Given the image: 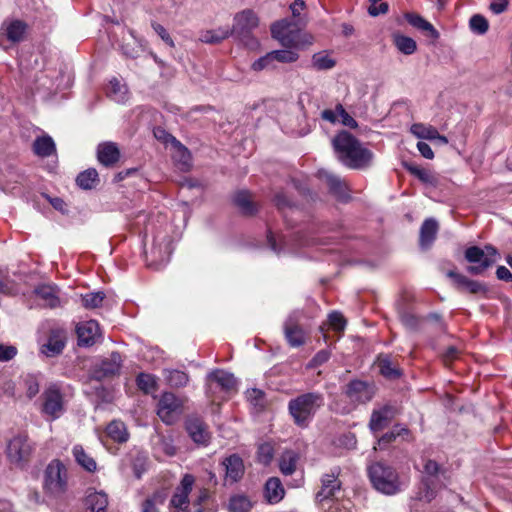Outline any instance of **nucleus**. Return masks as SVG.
Here are the masks:
<instances>
[{"label": "nucleus", "instance_id": "nucleus-1", "mask_svg": "<svg viewBox=\"0 0 512 512\" xmlns=\"http://www.w3.org/2000/svg\"><path fill=\"white\" fill-rule=\"evenodd\" d=\"M332 145L338 159L351 169H363L371 164L373 153L348 131L337 133Z\"/></svg>", "mask_w": 512, "mask_h": 512}, {"label": "nucleus", "instance_id": "nucleus-2", "mask_svg": "<svg viewBox=\"0 0 512 512\" xmlns=\"http://www.w3.org/2000/svg\"><path fill=\"white\" fill-rule=\"evenodd\" d=\"M325 404L324 395L320 392H307L290 399L288 411L293 422L301 428H307L317 411Z\"/></svg>", "mask_w": 512, "mask_h": 512}, {"label": "nucleus", "instance_id": "nucleus-3", "mask_svg": "<svg viewBox=\"0 0 512 512\" xmlns=\"http://www.w3.org/2000/svg\"><path fill=\"white\" fill-rule=\"evenodd\" d=\"M374 488L384 494L392 495L400 490L396 471L381 462L372 464L368 469Z\"/></svg>", "mask_w": 512, "mask_h": 512}, {"label": "nucleus", "instance_id": "nucleus-4", "mask_svg": "<svg viewBox=\"0 0 512 512\" xmlns=\"http://www.w3.org/2000/svg\"><path fill=\"white\" fill-rule=\"evenodd\" d=\"M498 255L497 249L492 245H485L484 248L478 246L468 247L464 252V257L473 265L467 267V272L472 275L483 274L495 264Z\"/></svg>", "mask_w": 512, "mask_h": 512}, {"label": "nucleus", "instance_id": "nucleus-5", "mask_svg": "<svg viewBox=\"0 0 512 512\" xmlns=\"http://www.w3.org/2000/svg\"><path fill=\"white\" fill-rule=\"evenodd\" d=\"M44 489L54 497H59L67 491L68 471L60 460L54 459L47 465L44 473Z\"/></svg>", "mask_w": 512, "mask_h": 512}, {"label": "nucleus", "instance_id": "nucleus-6", "mask_svg": "<svg viewBox=\"0 0 512 512\" xmlns=\"http://www.w3.org/2000/svg\"><path fill=\"white\" fill-rule=\"evenodd\" d=\"M183 401L172 392H164L158 401L157 415L166 424L175 423L181 415Z\"/></svg>", "mask_w": 512, "mask_h": 512}, {"label": "nucleus", "instance_id": "nucleus-7", "mask_svg": "<svg viewBox=\"0 0 512 512\" xmlns=\"http://www.w3.org/2000/svg\"><path fill=\"white\" fill-rule=\"evenodd\" d=\"M343 393L349 403L356 407L372 400L375 395V387L370 382L355 379L345 386Z\"/></svg>", "mask_w": 512, "mask_h": 512}, {"label": "nucleus", "instance_id": "nucleus-8", "mask_svg": "<svg viewBox=\"0 0 512 512\" xmlns=\"http://www.w3.org/2000/svg\"><path fill=\"white\" fill-rule=\"evenodd\" d=\"M33 450L26 435H17L8 442L6 453L10 462L22 466L30 460Z\"/></svg>", "mask_w": 512, "mask_h": 512}, {"label": "nucleus", "instance_id": "nucleus-9", "mask_svg": "<svg viewBox=\"0 0 512 512\" xmlns=\"http://www.w3.org/2000/svg\"><path fill=\"white\" fill-rule=\"evenodd\" d=\"M340 469L334 468L330 473L323 474L320 479V489L316 493L315 499L322 503L327 500L337 499L342 490V483L339 479Z\"/></svg>", "mask_w": 512, "mask_h": 512}, {"label": "nucleus", "instance_id": "nucleus-10", "mask_svg": "<svg viewBox=\"0 0 512 512\" xmlns=\"http://www.w3.org/2000/svg\"><path fill=\"white\" fill-rule=\"evenodd\" d=\"M259 25L257 14L251 9H245L235 14L234 23L230 31L241 41L248 39L252 30Z\"/></svg>", "mask_w": 512, "mask_h": 512}, {"label": "nucleus", "instance_id": "nucleus-11", "mask_svg": "<svg viewBox=\"0 0 512 512\" xmlns=\"http://www.w3.org/2000/svg\"><path fill=\"white\" fill-rule=\"evenodd\" d=\"M42 398V412L50 416L52 420L59 418L64 412V400L59 387L55 384L50 385L44 391Z\"/></svg>", "mask_w": 512, "mask_h": 512}, {"label": "nucleus", "instance_id": "nucleus-12", "mask_svg": "<svg viewBox=\"0 0 512 512\" xmlns=\"http://www.w3.org/2000/svg\"><path fill=\"white\" fill-rule=\"evenodd\" d=\"M195 484V477L192 474H185L170 500V505L177 512H189V495Z\"/></svg>", "mask_w": 512, "mask_h": 512}, {"label": "nucleus", "instance_id": "nucleus-13", "mask_svg": "<svg viewBox=\"0 0 512 512\" xmlns=\"http://www.w3.org/2000/svg\"><path fill=\"white\" fill-rule=\"evenodd\" d=\"M271 35L285 47H296L300 42V31L287 20L272 24Z\"/></svg>", "mask_w": 512, "mask_h": 512}, {"label": "nucleus", "instance_id": "nucleus-14", "mask_svg": "<svg viewBox=\"0 0 512 512\" xmlns=\"http://www.w3.org/2000/svg\"><path fill=\"white\" fill-rule=\"evenodd\" d=\"M122 356L119 352H112L109 357L103 359L94 370V376L98 380L113 377L119 374L122 366Z\"/></svg>", "mask_w": 512, "mask_h": 512}, {"label": "nucleus", "instance_id": "nucleus-15", "mask_svg": "<svg viewBox=\"0 0 512 512\" xmlns=\"http://www.w3.org/2000/svg\"><path fill=\"white\" fill-rule=\"evenodd\" d=\"M284 334L289 345L292 347H300L305 343V333L298 324V319L294 315H290L284 323Z\"/></svg>", "mask_w": 512, "mask_h": 512}, {"label": "nucleus", "instance_id": "nucleus-16", "mask_svg": "<svg viewBox=\"0 0 512 512\" xmlns=\"http://www.w3.org/2000/svg\"><path fill=\"white\" fill-rule=\"evenodd\" d=\"M78 343L83 346H91L100 336V327L97 321L89 320L80 323L76 328Z\"/></svg>", "mask_w": 512, "mask_h": 512}, {"label": "nucleus", "instance_id": "nucleus-17", "mask_svg": "<svg viewBox=\"0 0 512 512\" xmlns=\"http://www.w3.org/2000/svg\"><path fill=\"white\" fill-rule=\"evenodd\" d=\"M27 24L19 19L5 21L0 29V35L6 36L12 43H19L24 40Z\"/></svg>", "mask_w": 512, "mask_h": 512}, {"label": "nucleus", "instance_id": "nucleus-18", "mask_svg": "<svg viewBox=\"0 0 512 512\" xmlns=\"http://www.w3.org/2000/svg\"><path fill=\"white\" fill-rule=\"evenodd\" d=\"M447 276L453 280L456 288L460 291H467L471 294H480V293L484 294L487 292V288L485 287L484 284H482L478 281L472 280V279L466 277L465 275L456 273L454 271H449L447 273Z\"/></svg>", "mask_w": 512, "mask_h": 512}, {"label": "nucleus", "instance_id": "nucleus-19", "mask_svg": "<svg viewBox=\"0 0 512 512\" xmlns=\"http://www.w3.org/2000/svg\"><path fill=\"white\" fill-rule=\"evenodd\" d=\"M120 156V150L114 142H103L97 147V159L105 167L114 166Z\"/></svg>", "mask_w": 512, "mask_h": 512}, {"label": "nucleus", "instance_id": "nucleus-20", "mask_svg": "<svg viewBox=\"0 0 512 512\" xmlns=\"http://www.w3.org/2000/svg\"><path fill=\"white\" fill-rule=\"evenodd\" d=\"M225 466L226 474L225 480L230 483L239 481L245 472L243 460L240 456L233 454L225 458L223 461Z\"/></svg>", "mask_w": 512, "mask_h": 512}, {"label": "nucleus", "instance_id": "nucleus-21", "mask_svg": "<svg viewBox=\"0 0 512 512\" xmlns=\"http://www.w3.org/2000/svg\"><path fill=\"white\" fill-rule=\"evenodd\" d=\"M393 418V409L391 406L385 405L380 409L373 410L369 421V428L376 433L383 430L389 425Z\"/></svg>", "mask_w": 512, "mask_h": 512}, {"label": "nucleus", "instance_id": "nucleus-22", "mask_svg": "<svg viewBox=\"0 0 512 512\" xmlns=\"http://www.w3.org/2000/svg\"><path fill=\"white\" fill-rule=\"evenodd\" d=\"M285 496V489L278 477H270L264 485V498L269 504L279 503Z\"/></svg>", "mask_w": 512, "mask_h": 512}, {"label": "nucleus", "instance_id": "nucleus-23", "mask_svg": "<svg viewBox=\"0 0 512 512\" xmlns=\"http://www.w3.org/2000/svg\"><path fill=\"white\" fill-rule=\"evenodd\" d=\"M189 436L195 443L206 445L210 440V433L206 424L200 419H190L186 424Z\"/></svg>", "mask_w": 512, "mask_h": 512}, {"label": "nucleus", "instance_id": "nucleus-24", "mask_svg": "<svg viewBox=\"0 0 512 512\" xmlns=\"http://www.w3.org/2000/svg\"><path fill=\"white\" fill-rule=\"evenodd\" d=\"M84 505L89 512H105L108 506V496L104 492L89 491L85 497Z\"/></svg>", "mask_w": 512, "mask_h": 512}, {"label": "nucleus", "instance_id": "nucleus-25", "mask_svg": "<svg viewBox=\"0 0 512 512\" xmlns=\"http://www.w3.org/2000/svg\"><path fill=\"white\" fill-rule=\"evenodd\" d=\"M438 228V223L433 218H428L422 223L419 239L421 247L427 248L434 242Z\"/></svg>", "mask_w": 512, "mask_h": 512}, {"label": "nucleus", "instance_id": "nucleus-26", "mask_svg": "<svg viewBox=\"0 0 512 512\" xmlns=\"http://www.w3.org/2000/svg\"><path fill=\"white\" fill-rule=\"evenodd\" d=\"M32 150L35 155L41 158H47L56 152V146L52 137L43 135L34 140Z\"/></svg>", "mask_w": 512, "mask_h": 512}, {"label": "nucleus", "instance_id": "nucleus-27", "mask_svg": "<svg viewBox=\"0 0 512 512\" xmlns=\"http://www.w3.org/2000/svg\"><path fill=\"white\" fill-rule=\"evenodd\" d=\"M232 35L233 31H230L229 26L218 27L201 32L199 40L206 44H219Z\"/></svg>", "mask_w": 512, "mask_h": 512}, {"label": "nucleus", "instance_id": "nucleus-28", "mask_svg": "<svg viewBox=\"0 0 512 512\" xmlns=\"http://www.w3.org/2000/svg\"><path fill=\"white\" fill-rule=\"evenodd\" d=\"M404 17L411 26L423 32H427L433 39L439 37V33L434 26L419 14L408 12L404 14Z\"/></svg>", "mask_w": 512, "mask_h": 512}, {"label": "nucleus", "instance_id": "nucleus-29", "mask_svg": "<svg viewBox=\"0 0 512 512\" xmlns=\"http://www.w3.org/2000/svg\"><path fill=\"white\" fill-rule=\"evenodd\" d=\"M65 347V337L59 332L50 334L47 343L41 348V352L47 357H54L62 352Z\"/></svg>", "mask_w": 512, "mask_h": 512}, {"label": "nucleus", "instance_id": "nucleus-30", "mask_svg": "<svg viewBox=\"0 0 512 512\" xmlns=\"http://www.w3.org/2000/svg\"><path fill=\"white\" fill-rule=\"evenodd\" d=\"M35 293L44 301V305L49 308H56L60 306V299L58 297V290L52 285H41L36 288Z\"/></svg>", "mask_w": 512, "mask_h": 512}, {"label": "nucleus", "instance_id": "nucleus-31", "mask_svg": "<svg viewBox=\"0 0 512 512\" xmlns=\"http://www.w3.org/2000/svg\"><path fill=\"white\" fill-rule=\"evenodd\" d=\"M234 203L244 215H254L257 212V207L252 201V196L249 191L242 190L235 194Z\"/></svg>", "mask_w": 512, "mask_h": 512}, {"label": "nucleus", "instance_id": "nucleus-32", "mask_svg": "<svg viewBox=\"0 0 512 512\" xmlns=\"http://www.w3.org/2000/svg\"><path fill=\"white\" fill-rule=\"evenodd\" d=\"M299 454L292 450H286L279 459V469L283 475H292L297 468Z\"/></svg>", "mask_w": 512, "mask_h": 512}, {"label": "nucleus", "instance_id": "nucleus-33", "mask_svg": "<svg viewBox=\"0 0 512 512\" xmlns=\"http://www.w3.org/2000/svg\"><path fill=\"white\" fill-rule=\"evenodd\" d=\"M171 251L169 243L164 244V248H162V245H153L151 248V256L153 259L149 262V266L153 267L154 269H160L165 263L169 261Z\"/></svg>", "mask_w": 512, "mask_h": 512}, {"label": "nucleus", "instance_id": "nucleus-34", "mask_svg": "<svg viewBox=\"0 0 512 512\" xmlns=\"http://www.w3.org/2000/svg\"><path fill=\"white\" fill-rule=\"evenodd\" d=\"M99 183V175L95 168H88L78 174L76 184L83 190L94 189Z\"/></svg>", "mask_w": 512, "mask_h": 512}, {"label": "nucleus", "instance_id": "nucleus-35", "mask_svg": "<svg viewBox=\"0 0 512 512\" xmlns=\"http://www.w3.org/2000/svg\"><path fill=\"white\" fill-rule=\"evenodd\" d=\"M208 378L224 391H230L236 385L234 376L223 370H216L210 373Z\"/></svg>", "mask_w": 512, "mask_h": 512}, {"label": "nucleus", "instance_id": "nucleus-36", "mask_svg": "<svg viewBox=\"0 0 512 512\" xmlns=\"http://www.w3.org/2000/svg\"><path fill=\"white\" fill-rule=\"evenodd\" d=\"M75 461L88 472H95L97 464L94 458L87 454L81 445H75L72 450Z\"/></svg>", "mask_w": 512, "mask_h": 512}, {"label": "nucleus", "instance_id": "nucleus-37", "mask_svg": "<svg viewBox=\"0 0 512 512\" xmlns=\"http://www.w3.org/2000/svg\"><path fill=\"white\" fill-rule=\"evenodd\" d=\"M106 433L113 441L118 443H124L129 438L125 424L118 420H114L108 424Z\"/></svg>", "mask_w": 512, "mask_h": 512}, {"label": "nucleus", "instance_id": "nucleus-38", "mask_svg": "<svg viewBox=\"0 0 512 512\" xmlns=\"http://www.w3.org/2000/svg\"><path fill=\"white\" fill-rule=\"evenodd\" d=\"M252 508V502L248 496L235 494L229 498L227 509L229 512H249Z\"/></svg>", "mask_w": 512, "mask_h": 512}, {"label": "nucleus", "instance_id": "nucleus-39", "mask_svg": "<svg viewBox=\"0 0 512 512\" xmlns=\"http://www.w3.org/2000/svg\"><path fill=\"white\" fill-rule=\"evenodd\" d=\"M325 177L329 190L332 194H334L339 199H344L348 197L349 190L346 183L343 180L332 174H325Z\"/></svg>", "mask_w": 512, "mask_h": 512}, {"label": "nucleus", "instance_id": "nucleus-40", "mask_svg": "<svg viewBox=\"0 0 512 512\" xmlns=\"http://www.w3.org/2000/svg\"><path fill=\"white\" fill-rule=\"evenodd\" d=\"M165 499V491H155L152 495H150L143 501L141 512H159L158 506L164 504Z\"/></svg>", "mask_w": 512, "mask_h": 512}, {"label": "nucleus", "instance_id": "nucleus-41", "mask_svg": "<svg viewBox=\"0 0 512 512\" xmlns=\"http://www.w3.org/2000/svg\"><path fill=\"white\" fill-rule=\"evenodd\" d=\"M410 131L420 139L434 140L435 137H438V130L432 125L415 123L411 126Z\"/></svg>", "mask_w": 512, "mask_h": 512}, {"label": "nucleus", "instance_id": "nucleus-42", "mask_svg": "<svg viewBox=\"0 0 512 512\" xmlns=\"http://www.w3.org/2000/svg\"><path fill=\"white\" fill-rule=\"evenodd\" d=\"M394 44L397 49L405 55H411L417 49L415 40L404 35H394Z\"/></svg>", "mask_w": 512, "mask_h": 512}, {"label": "nucleus", "instance_id": "nucleus-43", "mask_svg": "<svg viewBox=\"0 0 512 512\" xmlns=\"http://www.w3.org/2000/svg\"><path fill=\"white\" fill-rule=\"evenodd\" d=\"M136 384L138 388L146 394L152 393L157 390V381L154 375L148 373H140L136 377Z\"/></svg>", "mask_w": 512, "mask_h": 512}, {"label": "nucleus", "instance_id": "nucleus-44", "mask_svg": "<svg viewBox=\"0 0 512 512\" xmlns=\"http://www.w3.org/2000/svg\"><path fill=\"white\" fill-rule=\"evenodd\" d=\"M167 383L172 387H184L189 381V376L181 370H167L165 372Z\"/></svg>", "mask_w": 512, "mask_h": 512}, {"label": "nucleus", "instance_id": "nucleus-45", "mask_svg": "<svg viewBox=\"0 0 512 512\" xmlns=\"http://www.w3.org/2000/svg\"><path fill=\"white\" fill-rule=\"evenodd\" d=\"M105 299L104 292L98 291V292H90L85 295H82L81 301L82 305L86 309H95L102 306V303Z\"/></svg>", "mask_w": 512, "mask_h": 512}, {"label": "nucleus", "instance_id": "nucleus-46", "mask_svg": "<svg viewBox=\"0 0 512 512\" xmlns=\"http://www.w3.org/2000/svg\"><path fill=\"white\" fill-rule=\"evenodd\" d=\"M404 166L408 172L417 177L421 182L427 184L434 183V176L428 170L415 164H405Z\"/></svg>", "mask_w": 512, "mask_h": 512}, {"label": "nucleus", "instance_id": "nucleus-47", "mask_svg": "<svg viewBox=\"0 0 512 512\" xmlns=\"http://www.w3.org/2000/svg\"><path fill=\"white\" fill-rule=\"evenodd\" d=\"M107 94L117 102L125 100L126 88L122 86L118 79L113 78L108 85Z\"/></svg>", "mask_w": 512, "mask_h": 512}, {"label": "nucleus", "instance_id": "nucleus-48", "mask_svg": "<svg viewBox=\"0 0 512 512\" xmlns=\"http://www.w3.org/2000/svg\"><path fill=\"white\" fill-rule=\"evenodd\" d=\"M469 26L474 33L480 35L485 34L489 29L488 20L480 14H475L470 18Z\"/></svg>", "mask_w": 512, "mask_h": 512}, {"label": "nucleus", "instance_id": "nucleus-49", "mask_svg": "<svg viewBox=\"0 0 512 512\" xmlns=\"http://www.w3.org/2000/svg\"><path fill=\"white\" fill-rule=\"evenodd\" d=\"M312 64L317 70H328L333 68L336 62L327 54L316 53L312 57Z\"/></svg>", "mask_w": 512, "mask_h": 512}, {"label": "nucleus", "instance_id": "nucleus-50", "mask_svg": "<svg viewBox=\"0 0 512 512\" xmlns=\"http://www.w3.org/2000/svg\"><path fill=\"white\" fill-rule=\"evenodd\" d=\"M379 368L381 374L386 378L395 379L401 375L400 371L393 366L388 357L379 359Z\"/></svg>", "mask_w": 512, "mask_h": 512}, {"label": "nucleus", "instance_id": "nucleus-51", "mask_svg": "<svg viewBox=\"0 0 512 512\" xmlns=\"http://www.w3.org/2000/svg\"><path fill=\"white\" fill-rule=\"evenodd\" d=\"M274 457V448L269 443H263L258 447L257 460L263 465H269Z\"/></svg>", "mask_w": 512, "mask_h": 512}, {"label": "nucleus", "instance_id": "nucleus-52", "mask_svg": "<svg viewBox=\"0 0 512 512\" xmlns=\"http://www.w3.org/2000/svg\"><path fill=\"white\" fill-rule=\"evenodd\" d=\"M436 497V491L431 486L428 480H424L422 482V487L419 488V491L416 493V499L419 501H424L426 503L431 502Z\"/></svg>", "mask_w": 512, "mask_h": 512}, {"label": "nucleus", "instance_id": "nucleus-53", "mask_svg": "<svg viewBox=\"0 0 512 512\" xmlns=\"http://www.w3.org/2000/svg\"><path fill=\"white\" fill-rule=\"evenodd\" d=\"M275 67V60L271 52H268L263 57H260L251 65L252 70L256 72L262 71L264 69H274Z\"/></svg>", "mask_w": 512, "mask_h": 512}, {"label": "nucleus", "instance_id": "nucleus-54", "mask_svg": "<svg viewBox=\"0 0 512 512\" xmlns=\"http://www.w3.org/2000/svg\"><path fill=\"white\" fill-rule=\"evenodd\" d=\"M409 430L406 427L396 425L392 431L385 433L379 439V445H388L396 440L398 436L407 435Z\"/></svg>", "mask_w": 512, "mask_h": 512}, {"label": "nucleus", "instance_id": "nucleus-55", "mask_svg": "<svg viewBox=\"0 0 512 512\" xmlns=\"http://www.w3.org/2000/svg\"><path fill=\"white\" fill-rule=\"evenodd\" d=\"M275 62L293 63L298 60V53L291 50H275L271 51Z\"/></svg>", "mask_w": 512, "mask_h": 512}, {"label": "nucleus", "instance_id": "nucleus-56", "mask_svg": "<svg viewBox=\"0 0 512 512\" xmlns=\"http://www.w3.org/2000/svg\"><path fill=\"white\" fill-rule=\"evenodd\" d=\"M329 326L335 331H343L346 326V320L340 312L334 311L328 316Z\"/></svg>", "mask_w": 512, "mask_h": 512}, {"label": "nucleus", "instance_id": "nucleus-57", "mask_svg": "<svg viewBox=\"0 0 512 512\" xmlns=\"http://www.w3.org/2000/svg\"><path fill=\"white\" fill-rule=\"evenodd\" d=\"M330 352L328 350H320L318 351L314 357L310 360L308 367L316 368L326 363L330 359Z\"/></svg>", "mask_w": 512, "mask_h": 512}, {"label": "nucleus", "instance_id": "nucleus-58", "mask_svg": "<svg viewBox=\"0 0 512 512\" xmlns=\"http://www.w3.org/2000/svg\"><path fill=\"white\" fill-rule=\"evenodd\" d=\"M337 112L343 125L350 128H356L358 126L357 121L347 113L342 104H337Z\"/></svg>", "mask_w": 512, "mask_h": 512}, {"label": "nucleus", "instance_id": "nucleus-59", "mask_svg": "<svg viewBox=\"0 0 512 512\" xmlns=\"http://www.w3.org/2000/svg\"><path fill=\"white\" fill-rule=\"evenodd\" d=\"M209 498V491L206 488H201L198 491L196 499L193 501V507L195 508L194 512H204L202 505Z\"/></svg>", "mask_w": 512, "mask_h": 512}, {"label": "nucleus", "instance_id": "nucleus-60", "mask_svg": "<svg viewBox=\"0 0 512 512\" xmlns=\"http://www.w3.org/2000/svg\"><path fill=\"white\" fill-rule=\"evenodd\" d=\"M16 354L17 348L15 346L0 344V361H9L13 359Z\"/></svg>", "mask_w": 512, "mask_h": 512}, {"label": "nucleus", "instance_id": "nucleus-61", "mask_svg": "<svg viewBox=\"0 0 512 512\" xmlns=\"http://www.w3.org/2000/svg\"><path fill=\"white\" fill-rule=\"evenodd\" d=\"M152 27L165 43H167L170 47H174L173 39L161 24L153 22Z\"/></svg>", "mask_w": 512, "mask_h": 512}, {"label": "nucleus", "instance_id": "nucleus-62", "mask_svg": "<svg viewBox=\"0 0 512 512\" xmlns=\"http://www.w3.org/2000/svg\"><path fill=\"white\" fill-rule=\"evenodd\" d=\"M247 398L255 406H261L264 401V393L259 389H251L247 391Z\"/></svg>", "mask_w": 512, "mask_h": 512}, {"label": "nucleus", "instance_id": "nucleus-63", "mask_svg": "<svg viewBox=\"0 0 512 512\" xmlns=\"http://www.w3.org/2000/svg\"><path fill=\"white\" fill-rule=\"evenodd\" d=\"M509 6V0H491L489 9L494 14H501L507 10Z\"/></svg>", "mask_w": 512, "mask_h": 512}, {"label": "nucleus", "instance_id": "nucleus-64", "mask_svg": "<svg viewBox=\"0 0 512 512\" xmlns=\"http://www.w3.org/2000/svg\"><path fill=\"white\" fill-rule=\"evenodd\" d=\"M441 471L440 465L431 459L425 461L424 472L429 476H437Z\"/></svg>", "mask_w": 512, "mask_h": 512}]
</instances>
